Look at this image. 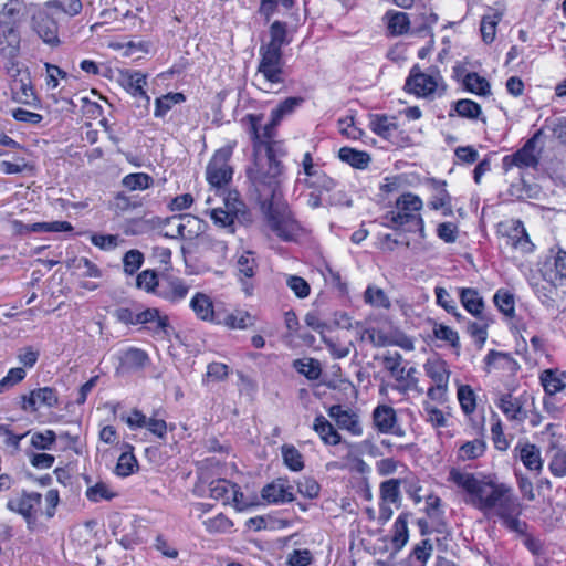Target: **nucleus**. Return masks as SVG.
Returning <instances> with one entry per match:
<instances>
[{"label":"nucleus","mask_w":566,"mask_h":566,"mask_svg":"<svg viewBox=\"0 0 566 566\" xmlns=\"http://www.w3.org/2000/svg\"><path fill=\"white\" fill-rule=\"evenodd\" d=\"M450 478L470 495L468 503L485 516H496L507 531L524 536V545L533 555L543 553L542 542L527 534L528 524L521 520L523 504L512 486L457 470L450 472Z\"/></svg>","instance_id":"nucleus-1"},{"label":"nucleus","mask_w":566,"mask_h":566,"mask_svg":"<svg viewBox=\"0 0 566 566\" xmlns=\"http://www.w3.org/2000/svg\"><path fill=\"white\" fill-rule=\"evenodd\" d=\"M253 167L247 170L260 207L270 229L283 241L295 238L301 227L283 199V165L279 157L254 156Z\"/></svg>","instance_id":"nucleus-2"},{"label":"nucleus","mask_w":566,"mask_h":566,"mask_svg":"<svg viewBox=\"0 0 566 566\" xmlns=\"http://www.w3.org/2000/svg\"><path fill=\"white\" fill-rule=\"evenodd\" d=\"M397 211H388L384 217V226L394 230L405 232H419L421 238L426 237L424 223L419 211L422 208V200L410 192L401 195L396 201Z\"/></svg>","instance_id":"nucleus-3"},{"label":"nucleus","mask_w":566,"mask_h":566,"mask_svg":"<svg viewBox=\"0 0 566 566\" xmlns=\"http://www.w3.org/2000/svg\"><path fill=\"white\" fill-rule=\"evenodd\" d=\"M244 120L249 123L248 130L253 143L254 156L280 157L284 155L282 142L274 139L276 126L281 122H274V117L271 116L270 122L260 132L262 115L248 114Z\"/></svg>","instance_id":"nucleus-4"},{"label":"nucleus","mask_w":566,"mask_h":566,"mask_svg":"<svg viewBox=\"0 0 566 566\" xmlns=\"http://www.w3.org/2000/svg\"><path fill=\"white\" fill-rule=\"evenodd\" d=\"M430 72H422L418 64H415L406 78L403 90L417 97H432L442 81L439 71L430 67Z\"/></svg>","instance_id":"nucleus-5"},{"label":"nucleus","mask_w":566,"mask_h":566,"mask_svg":"<svg viewBox=\"0 0 566 566\" xmlns=\"http://www.w3.org/2000/svg\"><path fill=\"white\" fill-rule=\"evenodd\" d=\"M542 130H537L525 144L511 155L502 159V167L505 172L516 167L518 169H537L539 165L541 150L537 149V143L542 136Z\"/></svg>","instance_id":"nucleus-6"},{"label":"nucleus","mask_w":566,"mask_h":566,"mask_svg":"<svg viewBox=\"0 0 566 566\" xmlns=\"http://www.w3.org/2000/svg\"><path fill=\"white\" fill-rule=\"evenodd\" d=\"M232 153V146L221 147L208 163L206 178L211 187L220 189L232 180L233 169L229 165Z\"/></svg>","instance_id":"nucleus-7"},{"label":"nucleus","mask_w":566,"mask_h":566,"mask_svg":"<svg viewBox=\"0 0 566 566\" xmlns=\"http://www.w3.org/2000/svg\"><path fill=\"white\" fill-rule=\"evenodd\" d=\"M42 495L39 492L21 491L11 496L7 502V509L21 515L29 530H33L41 510Z\"/></svg>","instance_id":"nucleus-8"},{"label":"nucleus","mask_w":566,"mask_h":566,"mask_svg":"<svg viewBox=\"0 0 566 566\" xmlns=\"http://www.w3.org/2000/svg\"><path fill=\"white\" fill-rule=\"evenodd\" d=\"M259 55L258 73L270 84H283V51L260 45Z\"/></svg>","instance_id":"nucleus-9"},{"label":"nucleus","mask_w":566,"mask_h":566,"mask_svg":"<svg viewBox=\"0 0 566 566\" xmlns=\"http://www.w3.org/2000/svg\"><path fill=\"white\" fill-rule=\"evenodd\" d=\"M21 408L24 411L35 412L40 407L54 408L59 406V395L52 387H42L31 390L21 397Z\"/></svg>","instance_id":"nucleus-10"},{"label":"nucleus","mask_w":566,"mask_h":566,"mask_svg":"<svg viewBox=\"0 0 566 566\" xmlns=\"http://www.w3.org/2000/svg\"><path fill=\"white\" fill-rule=\"evenodd\" d=\"M31 23L32 29L45 44L52 48L60 45L61 41L57 34L59 25L46 12L39 11L38 13H33Z\"/></svg>","instance_id":"nucleus-11"},{"label":"nucleus","mask_w":566,"mask_h":566,"mask_svg":"<svg viewBox=\"0 0 566 566\" xmlns=\"http://www.w3.org/2000/svg\"><path fill=\"white\" fill-rule=\"evenodd\" d=\"M210 496L214 500H222L224 503L233 501L238 506H244L243 493L237 484L226 479H217L209 484Z\"/></svg>","instance_id":"nucleus-12"},{"label":"nucleus","mask_w":566,"mask_h":566,"mask_svg":"<svg viewBox=\"0 0 566 566\" xmlns=\"http://www.w3.org/2000/svg\"><path fill=\"white\" fill-rule=\"evenodd\" d=\"M514 457L518 458L530 471L541 472L543 460L539 448L528 441H518L513 450Z\"/></svg>","instance_id":"nucleus-13"},{"label":"nucleus","mask_w":566,"mask_h":566,"mask_svg":"<svg viewBox=\"0 0 566 566\" xmlns=\"http://www.w3.org/2000/svg\"><path fill=\"white\" fill-rule=\"evenodd\" d=\"M328 416L336 421L339 429L347 430L354 436L363 433L358 416L352 410L334 405L328 409Z\"/></svg>","instance_id":"nucleus-14"},{"label":"nucleus","mask_w":566,"mask_h":566,"mask_svg":"<svg viewBox=\"0 0 566 566\" xmlns=\"http://www.w3.org/2000/svg\"><path fill=\"white\" fill-rule=\"evenodd\" d=\"M190 308L196 317L203 322L221 324V319L214 312L211 297L205 293L197 292L190 300Z\"/></svg>","instance_id":"nucleus-15"},{"label":"nucleus","mask_w":566,"mask_h":566,"mask_svg":"<svg viewBox=\"0 0 566 566\" xmlns=\"http://www.w3.org/2000/svg\"><path fill=\"white\" fill-rule=\"evenodd\" d=\"M18 27H0V54L3 57L14 59L20 53L21 36Z\"/></svg>","instance_id":"nucleus-16"},{"label":"nucleus","mask_w":566,"mask_h":566,"mask_svg":"<svg viewBox=\"0 0 566 566\" xmlns=\"http://www.w3.org/2000/svg\"><path fill=\"white\" fill-rule=\"evenodd\" d=\"M503 238L506 245H510L512 249L518 250L522 253H531L534 250V244L530 240L522 221H515Z\"/></svg>","instance_id":"nucleus-17"},{"label":"nucleus","mask_w":566,"mask_h":566,"mask_svg":"<svg viewBox=\"0 0 566 566\" xmlns=\"http://www.w3.org/2000/svg\"><path fill=\"white\" fill-rule=\"evenodd\" d=\"M189 292V285L179 277H170L161 283L156 294L171 303H178L186 298Z\"/></svg>","instance_id":"nucleus-18"},{"label":"nucleus","mask_w":566,"mask_h":566,"mask_svg":"<svg viewBox=\"0 0 566 566\" xmlns=\"http://www.w3.org/2000/svg\"><path fill=\"white\" fill-rule=\"evenodd\" d=\"M146 83V75L139 71H126L122 74L123 87L133 96L144 98L147 106L150 102V97L144 90Z\"/></svg>","instance_id":"nucleus-19"},{"label":"nucleus","mask_w":566,"mask_h":566,"mask_svg":"<svg viewBox=\"0 0 566 566\" xmlns=\"http://www.w3.org/2000/svg\"><path fill=\"white\" fill-rule=\"evenodd\" d=\"M262 497L269 503H285L294 501L292 486L281 482L266 484L261 492Z\"/></svg>","instance_id":"nucleus-20"},{"label":"nucleus","mask_w":566,"mask_h":566,"mask_svg":"<svg viewBox=\"0 0 566 566\" xmlns=\"http://www.w3.org/2000/svg\"><path fill=\"white\" fill-rule=\"evenodd\" d=\"M496 406L510 420L522 422L526 419V411L523 409L521 400L511 394L501 395Z\"/></svg>","instance_id":"nucleus-21"},{"label":"nucleus","mask_w":566,"mask_h":566,"mask_svg":"<svg viewBox=\"0 0 566 566\" xmlns=\"http://www.w3.org/2000/svg\"><path fill=\"white\" fill-rule=\"evenodd\" d=\"M373 419L379 432L389 433L396 426L397 415L392 407L380 405L374 409Z\"/></svg>","instance_id":"nucleus-22"},{"label":"nucleus","mask_w":566,"mask_h":566,"mask_svg":"<svg viewBox=\"0 0 566 566\" xmlns=\"http://www.w3.org/2000/svg\"><path fill=\"white\" fill-rule=\"evenodd\" d=\"M224 207L230 210L234 217H237V222L241 224H249L252 222V214L248 210L245 203L240 200L239 192L237 190L228 192L224 198Z\"/></svg>","instance_id":"nucleus-23"},{"label":"nucleus","mask_w":566,"mask_h":566,"mask_svg":"<svg viewBox=\"0 0 566 566\" xmlns=\"http://www.w3.org/2000/svg\"><path fill=\"white\" fill-rule=\"evenodd\" d=\"M423 367L426 375L436 385L448 387L450 370L447 361L439 358L428 359Z\"/></svg>","instance_id":"nucleus-24"},{"label":"nucleus","mask_w":566,"mask_h":566,"mask_svg":"<svg viewBox=\"0 0 566 566\" xmlns=\"http://www.w3.org/2000/svg\"><path fill=\"white\" fill-rule=\"evenodd\" d=\"M120 366L126 370H140L149 361L147 353L140 348L129 347L120 354Z\"/></svg>","instance_id":"nucleus-25"},{"label":"nucleus","mask_w":566,"mask_h":566,"mask_svg":"<svg viewBox=\"0 0 566 566\" xmlns=\"http://www.w3.org/2000/svg\"><path fill=\"white\" fill-rule=\"evenodd\" d=\"M252 254H253L252 252L247 251L243 254H241L237 261L238 273H239L240 280L243 284V290H244L245 294H248V295H250L252 293V286L249 285L244 281V279L253 277L255 274V268H256V261L252 256Z\"/></svg>","instance_id":"nucleus-26"},{"label":"nucleus","mask_w":566,"mask_h":566,"mask_svg":"<svg viewBox=\"0 0 566 566\" xmlns=\"http://www.w3.org/2000/svg\"><path fill=\"white\" fill-rule=\"evenodd\" d=\"M338 157L343 163H346L356 169H366L371 161V157L367 151L347 146L339 149Z\"/></svg>","instance_id":"nucleus-27"},{"label":"nucleus","mask_w":566,"mask_h":566,"mask_svg":"<svg viewBox=\"0 0 566 566\" xmlns=\"http://www.w3.org/2000/svg\"><path fill=\"white\" fill-rule=\"evenodd\" d=\"M460 301L463 307L474 317H480L484 315V302L476 290L471 287L461 289Z\"/></svg>","instance_id":"nucleus-28"},{"label":"nucleus","mask_w":566,"mask_h":566,"mask_svg":"<svg viewBox=\"0 0 566 566\" xmlns=\"http://www.w3.org/2000/svg\"><path fill=\"white\" fill-rule=\"evenodd\" d=\"M395 117H389L385 114H374L370 116L369 127L373 133L388 139L397 129Z\"/></svg>","instance_id":"nucleus-29"},{"label":"nucleus","mask_w":566,"mask_h":566,"mask_svg":"<svg viewBox=\"0 0 566 566\" xmlns=\"http://www.w3.org/2000/svg\"><path fill=\"white\" fill-rule=\"evenodd\" d=\"M313 429L326 444L336 446L340 442V434L322 415L315 418Z\"/></svg>","instance_id":"nucleus-30"},{"label":"nucleus","mask_w":566,"mask_h":566,"mask_svg":"<svg viewBox=\"0 0 566 566\" xmlns=\"http://www.w3.org/2000/svg\"><path fill=\"white\" fill-rule=\"evenodd\" d=\"M270 40L261 45L282 51L283 46L290 43L287 39V25L282 21H274L269 29Z\"/></svg>","instance_id":"nucleus-31"},{"label":"nucleus","mask_w":566,"mask_h":566,"mask_svg":"<svg viewBox=\"0 0 566 566\" xmlns=\"http://www.w3.org/2000/svg\"><path fill=\"white\" fill-rule=\"evenodd\" d=\"M454 113L460 117L475 120L481 117L482 108L476 102L463 98L452 104L449 116L452 117Z\"/></svg>","instance_id":"nucleus-32"},{"label":"nucleus","mask_w":566,"mask_h":566,"mask_svg":"<svg viewBox=\"0 0 566 566\" xmlns=\"http://www.w3.org/2000/svg\"><path fill=\"white\" fill-rule=\"evenodd\" d=\"M564 373L557 369H546L541 374V382L545 392L553 397L555 394L565 389L566 384L563 380Z\"/></svg>","instance_id":"nucleus-33"},{"label":"nucleus","mask_w":566,"mask_h":566,"mask_svg":"<svg viewBox=\"0 0 566 566\" xmlns=\"http://www.w3.org/2000/svg\"><path fill=\"white\" fill-rule=\"evenodd\" d=\"M11 93L13 101L20 104L33 105L36 101L30 81H24L23 78H18L12 82Z\"/></svg>","instance_id":"nucleus-34"},{"label":"nucleus","mask_w":566,"mask_h":566,"mask_svg":"<svg viewBox=\"0 0 566 566\" xmlns=\"http://www.w3.org/2000/svg\"><path fill=\"white\" fill-rule=\"evenodd\" d=\"M22 2L8 0L0 8V27L19 25L21 20Z\"/></svg>","instance_id":"nucleus-35"},{"label":"nucleus","mask_w":566,"mask_h":566,"mask_svg":"<svg viewBox=\"0 0 566 566\" xmlns=\"http://www.w3.org/2000/svg\"><path fill=\"white\" fill-rule=\"evenodd\" d=\"M382 365L386 370L389 371L391 377L397 382H402L405 367L402 366L403 357L399 352H390L388 350L381 357Z\"/></svg>","instance_id":"nucleus-36"},{"label":"nucleus","mask_w":566,"mask_h":566,"mask_svg":"<svg viewBox=\"0 0 566 566\" xmlns=\"http://www.w3.org/2000/svg\"><path fill=\"white\" fill-rule=\"evenodd\" d=\"M186 101V96L182 93H167L155 99L154 116L157 118H164L167 113L172 108L174 105L181 104Z\"/></svg>","instance_id":"nucleus-37"},{"label":"nucleus","mask_w":566,"mask_h":566,"mask_svg":"<svg viewBox=\"0 0 566 566\" xmlns=\"http://www.w3.org/2000/svg\"><path fill=\"white\" fill-rule=\"evenodd\" d=\"M463 85L464 88L470 93L480 96L491 95V85L489 81L475 72H469L464 75Z\"/></svg>","instance_id":"nucleus-38"},{"label":"nucleus","mask_w":566,"mask_h":566,"mask_svg":"<svg viewBox=\"0 0 566 566\" xmlns=\"http://www.w3.org/2000/svg\"><path fill=\"white\" fill-rule=\"evenodd\" d=\"M135 322L136 324L156 323L155 331H160L166 335L168 334V328L170 327L168 317L160 316L157 308H147L136 314Z\"/></svg>","instance_id":"nucleus-39"},{"label":"nucleus","mask_w":566,"mask_h":566,"mask_svg":"<svg viewBox=\"0 0 566 566\" xmlns=\"http://www.w3.org/2000/svg\"><path fill=\"white\" fill-rule=\"evenodd\" d=\"M292 366L308 380H317L322 375L321 363L315 358H298L293 361Z\"/></svg>","instance_id":"nucleus-40"},{"label":"nucleus","mask_w":566,"mask_h":566,"mask_svg":"<svg viewBox=\"0 0 566 566\" xmlns=\"http://www.w3.org/2000/svg\"><path fill=\"white\" fill-rule=\"evenodd\" d=\"M502 20V13L494 11L485 14L481 19L480 31L484 43L490 44L494 41L496 34V27Z\"/></svg>","instance_id":"nucleus-41"},{"label":"nucleus","mask_w":566,"mask_h":566,"mask_svg":"<svg viewBox=\"0 0 566 566\" xmlns=\"http://www.w3.org/2000/svg\"><path fill=\"white\" fill-rule=\"evenodd\" d=\"M304 102L305 99L302 96L286 97L271 111V116L274 117V122H281L284 117L293 114Z\"/></svg>","instance_id":"nucleus-42"},{"label":"nucleus","mask_w":566,"mask_h":566,"mask_svg":"<svg viewBox=\"0 0 566 566\" xmlns=\"http://www.w3.org/2000/svg\"><path fill=\"white\" fill-rule=\"evenodd\" d=\"M392 546L396 551L401 549L409 538L408 532V514H400L392 526Z\"/></svg>","instance_id":"nucleus-43"},{"label":"nucleus","mask_w":566,"mask_h":566,"mask_svg":"<svg viewBox=\"0 0 566 566\" xmlns=\"http://www.w3.org/2000/svg\"><path fill=\"white\" fill-rule=\"evenodd\" d=\"M485 449L486 444L483 439H474L472 441H467L460 447L458 457L463 461L474 460L482 457Z\"/></svg>","instance_id":"nucleus-44"},{"label":"nucleus","mask_w":566,"mask_h":566,"mask_svg":"<svg viewBox=\"0 0 566 566\" xmlns=\"http://www.w3.org/2000/svg\"><path fill=\"white\" fill-rule=\"evenodd\" d=\"M494 304L497 310L507 317H513L515 314V300L514 295L507 290L500 289L493 297Z\"/></svg>","instance_id":"nucleus-45"},{"label":"nucleus","mask_w":566,"mask_h":566,"mask_svg":"<svg viewBox=\"0 0 566 566\" xmlns=\"http://www.w3.org/2000/svg\"><path fill=\"white\" fill-rule=\"evenodd\" d=\"M284 464L294 472L304 468L302 453L292 444H283L281 448Z\"/></svg>","instance_id":"nucleus-46"},{"label":"nucleus","mask_w":566,"mask_h":566,"mask_svg":"<svg viewBox=\"0 0 566 566\" xmlns=\"http://www.w3.org/2000/svg\"><path fill=\"white\" fill-rule=\"evenodd\" d=\"M388 30L392 35H402L408 32L410 21L408 14L405 12H388Z\"/></svg>","instance_id":"nucleus-47"},{"label":"nucleus","mask_w":566,"mask_h":566,"mask_svg":"<svg viewBox=\"0 0 566 566\" xmlns=\"http://www.w3.org/2000/svg\"><path fill=\"white\" fill-rule=\"evenodd\" d=\"M400 483L399 479H390L380 484V499L382 502L397 504L400 502Z\"/></svg>","instance_id":"nucleus-48"},{"label":"nucleus","mask_w":566,"mask_h":566,"mask_svg":"<svg viewBox=\"0 0 566 566\" xmlns=\"http://www.w3.org/2000/svg\"><path fill=\"white\" fill-rule=\"evenodd\" d=\"M221 324H224L232 329H244L253 325V318L247 311L237 310L228 314Z\"/></svg>","instance_id":"nucleus-49"},{"label":"nucleus","mask_w":566,"mask_h":566,"mask_svg":"<svg viewBox=\"0 0 566 566\" xmlns=\"http://www.w3.org/2000/svg\"><path fill=\"white\" fill-rule=\"evenodd\" d=\"M479 322H469L467 325L468 334L479 343L480 347L483 346L488 338V327L490 318L485 315L476 317Z\"/></svg>","instance_id":"nucleus-50"},{"label":"nucleus","mask_w":566,"mask_h":566,"mask_svg":"<svg viewBox=\"0 0 566 566\" xmlns=\"http://www.w3.org/2000/svg\"><path fill=\"white\" fill-rule=\"evenodd\" d=\"M153 182L154 179L145 172L128 174L122 180L123 186L132 191L145 190L149 188Z\"/></svg>","instance_id":"nucleus-51"},{"label":"nucleus","mask_w":566,"mask_h":566,"mask_svg":"<svg viewBox=\"0 0 566 566\" xmlns=\"http://www.w3.org/2000/svg\"><path fill=\"white\" fill-rule=\"evenodd\" d=\"M432 332L437 339L448 342L459 353L461 345L457 331L443 324H434Z\"/></svg>","instance_id":"nucleus-52"},{"label":"nucleus","mask_w":566,"mask_h":566,"mask_svg":"<svg viewBox=\"0 0 566 566\" xmlns=\"http://www.w3.org/2000/svg\"><path fill=\"white\" fill-rule=\"evenodd\" d=\"M491 434L494 447L497 450L506 451L509 449V440L504 436L501 419L496 413L492 415Z\"/></svg>","instance_id":"nucleus-53"},{"label":"nucleus","mask_w":566,"mask_h":566,"mask_svg":"<svg viewBox=\"0 0 566 566\" xmlns=\"http://www.w3.org/2000/svg\"><path fill=\"white\" fill-rule=\"evenodd\" d=\"M136 286L146 292L156 293L160 286L156 271L145 270L140 272L136 277Z\"/></svg>","instance_id":"nucleus-54"},{"label":"nucleus","mask_w":566,"mask_h":566,"mask_svg":"<svg viewBox=\"0 0 566 566\" xmlns=\"http://www.w3.org/2000/svg\"><path fill=\"white\" fill-rule=\"evenodd\" d=\"M458 399L465 415H471L475 410V394L469 385H461L458 388Z\"/></svg>","instance_id":"nucleus-55"},{"label":"nucleus","mask_w":566,"mask_h":566,"mask_svg":"<svg viewBox=\"0 0 566 566\" xmlns=\"http://www.w3.org/2000/svg\"><path fill=\"white\" fill-rule=\"evenodd\" d=\"M144 262V254L136 249L127 251L123 258L124 272L127 275L135 274Z\"/></svg>","instance_id":"nucleus-56"},{"label":"nucleus","mask_w":566,"mask_h":566,"mask_svg":"<svg viewBox=\"0 0 566 566\" xmlns=\"http://www.w3.org/2000/svg\"><path fill=\"white\" fill-rule=\"evenodd\" d=\"M55 440L56 434L53 430L34 432L31 437V446L38 450H51Z\"/></svg>","instance_id":"nucleus-57"},{"label":"nucleus","mask_w":566,"mask_h":566,"mask_svg":"<svg viewBox=\"0 0 566 566\" xmlns=\"http://www.w3.org/2000/svg\"><path fill=\"white\" fill-rule=\"evenodd\" d=\"M552 281L555 285H562L566 282V252L559 250L554 259V269L552 270Z\"/></svg>","instance_id":"nucleus-58"},{"label":"nucleus","mask_w":566,"mask_h":566,"mask_svg":"<svg viewBox=\"0 0 566 566\" xmlns=\"http://www.w3.org/2000/svg\"><path fill=\"white\" fill-rule=\"evenodd\" d=\"M137 467V460L132 452H124L119 455L115 472L119 476H128Z\"/></svg>","instance_id":"nucleus-59"},{"label":"nucleus","mask_w":566,"mask_h":566,"mask_svg":"<svg viewBox=\"0 0 566 566\" xmlns=\"http://www.w3.org/2000/svg\"><path fill=\"white\" fill-rule=\"evenodd\" d=\"M306 179V184L310 188H316L319 190L331 191L335 188V180L328 177L324 171L318 170Z\"/></svg>","instance_id":"nucleus-60"},{"label":"nucleus","mask_w":566,"mask_h":566,"mask_svg":"<svg viewBox=\"0 0 566 566\" xmlns=\"http://www.w3.org/2000/svg\"><path fill=\"white\" fill-rule=\"evenodd\" d=\"M86 497L92 502H99L102 500H112L115 496L107 484L98 482L86 490Z\"/></svg>","instance_id":"nucleus-61"},{"label":"nucleus","mask_w":566,"mask_h":566,"mask_svg":"<svg viewBox=\"0 0 566 566\" xmlns=\"http://www.w3.org/2000/svg\"><path fill=\"white\" fill-rule=\"evenodd\" d=\"M365 301L374 306L388 308L390 301L381 289L368 286L365 291Z\"/></svg>","instance_id":"nucleus-62"},{"label":"nucleus","mask_w":566,"mask_h":566,"mask_svg":"<svg viewBox=\"0 0 566 566\" xmlns=\"http://www.w3.org/2000/svg\"><path fill=\"white\" fill-rule=\"evenodd\" d=\"M286 285L298 298H305L311 293V286L307 281L298 275H289L286 279Z\"/></svg>","instance_id":"nucleus-63"},{"label":"nucleus","mask_w":566,"mask_h":566,"mask_svg":"<svg viewBox=\"0 0 566 566\" xmlns=\"http://www.w3.org/2000/svg\"><path fill=\"white\" fill-rule=\"evenodd\" d=\"M551 473L554 476L563 478L566 475V451L558 449L548 465Z\"/></svg>","instance_id":"nucleus-64"}]
</instances>
